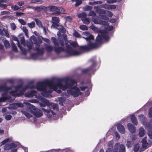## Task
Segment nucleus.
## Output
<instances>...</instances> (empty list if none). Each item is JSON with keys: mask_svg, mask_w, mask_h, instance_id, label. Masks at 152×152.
<instances>
[{"mask_svg": "<svg viewBox=\"0 0 152 152\" xmlns=\"http://www.w3.org/2000/svg\"><path fill=\"white\" fill-rule=\"evenodd\" d=\"M20 8L17 5H12L11 6V8L13 10V11H16L19 10L20 9Z\"/></svg>", "mask_w": 152, "mask_h": 152, "instance_id": "obj_38", "label": "nucleus"}, {"mask_svg": "<svg viewBox=\"0 0 152 152\" xmlns=\"http://www.w3.org/2000/svg\"><path fill=\"white\" fill-rule=\"evenodd\" d=\"M19 22L22 25H25L26 24V22L23 19H19L18 20Z\"/></svg>", "mask_w": 152, "mask_h": 152, "instance_id": "obj_46", "label": "nucleus"}, {"mask_svg": "<svg viewBox=\"0 0 152 152\" xmlns=\"http://www.w3.org/2000/svg\"><path fill=\"white\" fill-rule=\"evenodd\" d=\"M36 24L39 28L43 27L42 25L41 21L38 18H35L34 19Z\"/></svg>", "mask_w": 152, "mask_h": 152, "instance_id": "obj_23", "label": "nucleus"}, {"mask_svg": "<svg viewBox=\"0 0 152 152\" xmlns=\"http://www.w3.org/2000/svg\"><path fill=\"white\" fill-rule=\"evenodd\" d=\"M47 12H52L53 14L58 15L60 14H64L65 11L64 9L61 7H58L53 5H50L47 6Z\"/></svg>", "mask_w": 152, "mask_h": 152, "instance_id": "obj_5", "label": "nucleus"}, {"mask_svg": "<svg viewBox=\"0 0 152 152\" xmlns=\"http://www.w3.org/2000/svg\"><path fill=\"white\" fill-rule=\"evenodd\" d=\"M10 26L11 29L12 30H15L16 28V26L14 23L10 24Z\"/></svg>", "mask_w": 152, "mask_h": 152, "instance_id": "obj_44", "label": "nucleus"}, {"mask_svg": "<svg viewBox=\"0 0 152 152\" xmlns=\"http://www.w3.org/2000/svg\"><path fill=\"white\" fill-rule=\"evenodd\" d=\"M95 65L96 62L93 61L92 65L88 68L82 69V72L84 74H86L93 71L94 69Z\"/></svg>", "mask_w": 152, "mask_h": 152, "instance_id": "obj_11", "label": "nucleus"}, {"mask_svg": "<svg viewBox=\"0 0 152 152\" xmlns=\"http://www.w3.org/2000/svg\"><path fill=\"white\" fill-rule=\"evenodd\" d=\"M39 3L40 4H42L43 3V0H31V3Z\"/></svg>", "mask_w": 152, "mask_h": 152, "instance_id": "obj_35", "label": "nucleus"}, {"mask_svg": "<svg viewBox=\"0 0 152 152\" xmlns=\"http://www.w3.org/2000/svg\"><path fill=\"white\" fill-rule=\"evenodd\" d=\"M12 49L15 52H17L18 51L17 48L14 43H12Z\"/></svg>", "mask_w": 152, "mask_h": 152, "instance_id": "obj_48", "label": "nucleus"}, {"mask_svg": "<svg viewBox=\"0 0 152 152\" xmlns=\"http://www.w3.org/2000/svg\"><path fill=\"white\" fill-rule=\"evenodd\" d=\"M12 116L10 115H6L5 116V119L7 121L10 120Z\"/></svg>", "mask_w": 152, "mask_h": 152, "instance_id": "obj_51", "label": "nucleus"}, {"mask_svg": "<svg viewBox=\"0 0 152 152\" xmlns=\"http://www.w3.org/2000/svg\"><path fill=\"white\" fill-rule=\"evenodd\" d=\"M146 137H145L142 140V147L144 148H146L148 145V143L146 140Z\"/></svg>", "mask_w": 152, "mask_h": 152, "instance_id": "obj_18", "label": "nucleus"}, {"mask_svg": "<svg viewBox=\"0 0 152 152\" xmlns=\"http://www.w3.org/2000/svg\"><path fill=\"white\" fill-rule=\"evenodd\" d=\"M17 146L14 143L7 144L4 146V149L5 150H8L11 149L15 148Z\"/></svg>", "mask_w": 152, "mask_h": 152, "instance_id": "obj_13", "label": "nucleus"}, {"mask_svg": "<svg viewBox=\"0 0 152 152\" xmlns=\"http://www.w3.org/2000/svg\"><path fill=\"white\" fill-rule=\"evenodd\" d=\"M83 9L84 11H90L92 9V7L91 6L87 5L84 7Z\"/></svg>", "mask_w": 152, "mask_h": 152, "instance_id": "obj_37", "label": "nucleus"}, {"mask_svg": "<svg viewBox=\"0 0 152 152\" xmlns=\"http://www.w3.org/2000/svg\"><path fill=\"white\" fill-rule=\"evenodd\" d=\"M133 143L131 141H128L126 144V146L128 148H129L132 145Z\"/></svg>", "mask_w": 152, "mask_h": 152, "instance_id": "obj_42", "label": "nucleus"}, {"mask_svg": "<svg viewBox=\"0 0 152 152\" xmlns=\"http://www.w3.org/2000/svg\"><path fill=\"white\" fill-rule=\"evenodd\" d=\"M58 100L60 102H62L65 100V99L64 97H61L58 98Z\"/></svg>", "mask_w": 152, "mask_h": 152, "instance_id": "obj_58", "label": "nucleus"}, {"mask_svg": "<svg viewBox=\"0 0 152 152\" xmlns=\"http://www.w3.org/2000/svg\"><path fill=\"white\" fill-rule=\"evenodd\" d=\"M22 113L24 115L28 118H30L32 117L30 113L27 111H23Z\"/></svg>", "mask_w": 152, "mask_h": 152, "instance_id": "obj_27", "label": "nucleus"}, {"mask_svg": "<svg viewBox=\"0 0 152 152\" xmlns=\"http://www.w3.org/2000/svg\"><path fill=\"white\" fill-rule=\"evenodd\" d=\"M25 103L27 107L29 109V111L33 113L34 115L37 117H39L41 116L43 114L42 111L40 110L37 109L35 107L28 102H25Z\"/></svg>", "mask_w": 152, "mask_h": 152, "instance_id": "obj_6", "label": "nucleus"}, {"mask_svg": "<svg viewBox=\"0 0 152 152\" xmlns=\"http://www.w3.org/2000/svg\"><path fill=\"white\" fill-rule=\"evenodd\" d=\"M80 88H81V90L83 91H85V89L87 88V87L86 86H83L80 87Z\"/></svg>", "mask_w": 152, "mask_h": 152, "instance_id": "obj_64", "label": "nucleus"}, {"mask_svg": "<svg viewBox=\"0 0 152 152\" xmlns=\"http://www.w3.org/2000/svg\"><path fill=\"white\" fill-rule=\"evenodd\" d=\"M96 12L97 13L102 14H105L106 13L105 11L104 10L101 9L96 10Z\"/></svg>", "mask_w": 152, "mask_h": 152, "instance_id": "obj_29", "label": "nucleus"}, {"mask_svg": "<svg viewBox=\"0 0 152 152\" xmlns=\"http://www.w3.org/2000/svg\"><path fill=\"white\" fill-rule=\"evenodd\" d=\"M43 101L46 104L48 105H50V103L49 102L48 100H47L46 99H43Z\"/></svg>", "mask_w": 152, "mask_h": 152, "instance_id": "obj_60", "label": "nucleus"}, {"mask_svg": "<svg viewBox=\"0 0 152 152\" xmlns=\"http://www.w3.org/2000/svg\"><path fill=\"white\" fill-rule=\"evenodd\" d=\"M127 127L129 131L132 133L135 132L136 131V128L131 123L127 124Z\"/></svg>", "mask_w": 152, "mask_h": 152, "instance_id": "obj_15", "label": "nucleus"}, {"mask_svg": "<svg viewBox=\"0 0 152 152\" xmlns=\"http://www.w3.org/2000/svg\"><path fill=\"white\" fill-rule=\"evenodd\" d=\"M77 83L74 80L68 78L61 79L46 80L37 83L35 88L37 90L42 91V94L44 96L51 93L53 90L60 94V89L65 90L67 88V92L74 97L77 96L80 94V89L76 86Z\"/></svg>", "mask_w": 152, "mask_h": 152, "instance_id": "obj_1", "label": "nucleus"}, {"mask_svg": "<svg viewBox=\"0 0 152 152\" xmlns=\"http://www.w3.org/2000/svg\"><path fill=\"white\" fill-rule=\"evenodd\" d=\"M57 34L58 37V38H67L66 30V31L63 32H58Z\"/></svg>", "mask_w": 152, "mask_h": 152, "instance_id": "obj_14", "label": "nucleus"}, {"mask_svg": "<svg viewBox=\"0 0 152 152\" xmlns=\"http://www.w3.org/2000/svg\"><path fill=\"white\" fill-rule=\"evenodd\" d=\"M108 148L107 149L106 152H125L126 149L125 146L122 144H120L117 142L114 145L113 147V141H109L108 144Z\"/></svg>", "mask_w": 152, "mask_h": 152, "instance_id": "obj_3", "label": "nucleus"}, {"mask_svg": "<svg viewBox=\"0 0 152 152\" xmlns=\"http://www.w3.org/2000/svg\"><path fill=\"white\" fill-rule=\"evenodd\" d=\"M116 7L115 5H110V10L115 9L116 8Z\"/></svg>", "mask_w": 152, "mask_h": 152, "instance_id": "obj_61", "label": "nucleus"}, {"mask_svg": "<svg viewBox=\"0 0 152 152\" xmlns=\"http://www.w3.org/2000/svg\"><path fill=\"white\" fill-rule=\"evenodd\" d=\"M96 14L95 12L93 11H90L88 15L89 16H95L96 15Z\"/></svg>", "mask_w": 152, "mask_h": 152, "instance_id": "obj_49", "label": "nucleus"}, {"mask_svg": "<svg viewBox=\"0 0 152 152\" xmlns=\"http://www.w3.org/2000/svg\"><path fill=\"white\" fill-rule=\"evenodd\" d=\"M83 22L85 24L88 25L90 23V20L88 18H85L84 19H82Z\"/></svg>", "mask_w": 152, "mask_h": 152, "instance_id": "obj_32", "label": "nucleus"}, {"mask_svg": "<svg viewBox=\"0 0 152 152\" xmlns=\"http://www.w3.org/2000/svg\"><path fill=\"white\" fill-rule=\"evenodd\" d=\"M46 50L49 53L51 52L53 50V47L50 45H48L46 47Z\"/></svg>", "mask_w": 152, "mask_h": 152, "instance_id": "obj_39", "label": "nucleus"}, {"mask_svg": "<svg viewBox=\"0 0 152 152\" xmlns=\"http://www.w3.org/2000/svg\"><path fill=\"white\" fill-rule=\"evenodd\" d=\"M11 87H7L5 85L0 86V91H5L4 94H3L2 95L3 96L4 94V96H3V97L4 98V99H0V102H4V101L8 99L7 97L6 96V94L7 93L8 91L11 89Z\"/></svg>", "mask_w": 152, "mask_h": 152, "instance_id": "obj_8", "label": "nucleus"}, {"mask_svg": "<svg viewBox=\"0 0 152 152\" xmlns=\"http://www.w3.org/2000/svg\"><path fill=\"white\" fill-rule=\"evenodd\" d=\"M76 3L75 4V6L77 7L81 4L82 3V1L81 0H76Z\"/></svg>", "mask_w": 152, "mask_h": 152, "instance_id": "obj_43", "label": "nucleus"}, {"mask_svg": "<svg viewBox=\"0 0 152 152\" xmlns=\"http://www.w3.org/2000/svg\"><path fill=\"white\" fill-rule=\"evenodd\" d=\"M110 4H103L102 5V7L106 9L110 10Z\"/></svg>", "mask_w": 152, "mask_h": 152, "instance_id": "obj_47", "label": "nucleus"}, {"mask_svg": "<svg viewBox=\"0 0 152 152\" xmlns=\"http://www.w3.org/2000/svg\"><path fill=\"white\" fill-rule=\"evenodd\" d=\"M73 35L75 37L80 38L81 37L80 34L76 30L73 31Z\"/></svg>", "mask_w": 152, "mask_h": 152, "instance_id": "obj_28", "label": "nucleus"}, {"mask_svg": "<svg viewBox=\"0 0 152 152\" xmlns=\"http://www.w3.org/2000/svg\"><path fill=\"white\" fill-rule=\"evenodd\" d=\"M41 28H43L44 33L46 35L47 30H48V28L46 26H43V27H42Z\"/></svg>", "mask_w": 152, "mask_h": 152, "instance_id": "obj_53", "label": "nucleus"}, {"mask_svg": "<svg viewBox=\"0 0 152 152\" xmlns=\"http://www.w3.org/2000/svg\"><path fill=\"white\" fill-rule=\"evenodd\" d=\"M139 136L141 137L144 136L145 134V131L144 129L142 127H140L139 129Z\"/></svg>", "mask_w": 152, "mask_h": 152, "instance_id": "obj_21", "label": "nucleus"}, {"mask_svg": "<svg viewBox=\"0 0 152 152\" xmlns=\"http://www.w3.org/2000/svg\"><path fill=\"white\" fill-rule=\"evenodd\" d=\"M4 35L3 36H5L7 38H9L10 35L9 34L8 30L5 28L3 29Z\"/></svg>", "mask_w": 152, "mask_h": 152, "instance_id": "obj_26", "label": "nucleus"}, {"mask_svg": "<svg viewBox=\"0 0 152 152\" xmlns=\"http://www.w3.org/2000/svg\"><path fill=\"white\" fill-rule=\"evenodd\" d=\"M24 13L20 12H16V16H20L22 15H23Z\"/></svg>", "mask_w": 152, "mask_h": 152, "instance_id": "obj_62", "label": "nucleus"}, {"mask_svg": "<svg viewBox=\"0 0 152 152\" xmlns=\"http://www.w3.org/2000/svg\"><path fill=\"white\" fill-rule=\"evenodd\" d=\"M55 46L60 45L66 46V51L69 56H78L83 51L96 49L100 47L104 42H107L110 39H85L88 42L87 45L80 46L79 50H77L74 48L77 47L78 45L75 42L67 41V39H52Z\"/></svg>", "mask_w": 152, "mask_h": 152, "instance_id": "obj_2", "label": "nucleus"}, {"mask_svg": "<svg viewBox=\"0 0 152 152\" xmlns=\"http://www.w3.org/2000/svg\"><path fill=\"white\" fill-rule=\"evenodd\" d=\"M13 40L17 42H18V47L20 48V49L23 51V48L20 45V43H19L18 39H12Z\"/></svg>", "mask_w": 152, "mask_h": 152, "instance_id": "obj_40", "label": "nucleus"}, {"mask_svg": "<svg viewBox=\"0 0 152 152\" xmlns=\"http://www.w3.org/2000/svg\"><path fill=\"white\" fill-rule=\"evenodd\" d=\"M55 29H57L59 30L58 32H63L66 31V30L65 28L63 26L60 25L56 27Z\"/></svg>", "mask_w": 152, "mask_h": 152, "instance_id": "obj_22", "label": "nucleus"}, {"mask_svg": "<svg viewBox=\"0 0 152 152\" xmlns=\"http://www.w3.org/2000/svg\"><path fill=\"white\" fill-rule=\"evenodd\" d=\"M131 119L133 124L136 125H137V121L134 115H132L131 116Z\"/></svg>", "mask_w": 152, "mask_h": 152, "instance_id": "obj_20", "label": "nucleus"}, {"mask_svg": "<svg viewBox=\"0 0 152 152\" xmlns=\"http://www.w3.org/2000/svg\"><path fill=\"white\" fill-rule=\"evenodd\" d=\"M24 2L22 1H18L17 2V4L20 6H21L24 4Z\"/></svg>", "mask_w": 152, "mask_h": 152, "instance_id": "obj_57", "label": "nucleus"}, {"mask_svg": "<svg viewBox=\"0 0 152 152\" xmlns=\"http://www.w3.org/2000/svg\"><path fill=\"white\" fill-rule=\"evenodd\" d=\"M51 107L53 109L55 110H57L58 109V105L57 104L54 103H51L50 104Z\"/></svg>", "mask_w": 152, "mask_h": 152, "instance_id": "obj_36", "label": "nucleus"}, {"mask_svg": "<svg viewBox=\"0 0 152 152\" xmlns=\"http://www.w3.org/2000/svg\"><path fill=\"white\" fill-rule=\"evenodd\" d=\"M87 16V14L85 12H83L79 14L78 16L79 18H82V19H84Z\"/></svg>", "mask_w": 152, "mask_h": 152, "instance_id": "obj_30", "label": "nucleus"}, {"mask_svg": "<svg viewBox=\"0 0 152 152\" xmlns=\"http://www.w3.org/2000/svg\"><path fill=\"white\" fill-rule=\"evenodd\" d=\"M149 115L150 118L152 117V107H150L149 109Z\"/></svg>", "mask_w": 152, "mask_h": 152, "instance_id": "obj_55", "label": "nucleus"}, {"mask_svg": "<svg viewBox=\"0 0 152 152\" xmlns=\"http://www.w3.org/2000/svg\"><path fill=\"white\" fill-rule=\"evenodd\" d=\"M20 39L21 44L23 45L24 46H25L26 45L25 39Z\"/></svg>", "mask_w": 152, "mask_h": 152, "instance_id": "obj_56", "label": "nucleus"}, {"mask_svg": "<svg viewBox=\"0 0 152 152\" xmlns=\"http://www.w3.org/2000/svg\"><path fill=\"white\" fill-rule=\"evenodd\" d=\"M27 25L30 28H33L35 27V23L34 21H33L30 23H28Z\"/></svg>", "mask_w": 152, "mask_h": 152, "instance_id": "obj_31", "label": "nucleus"}, {"mask_svg": "<svg viewBox=\"0 0 152 152\" xmlns=\"http://www.w3.org/2000/svg\"><path fill=\"white\" fill-rule=\"evenodd\" d=\"M13 105L15 108H17L19 107H23V104L20 103H15L13 104Z\"/></svg>", "mask_w": 152, "mask_h": 152, "instance_id": "obj_33", "label": "nucleus"}, {"mask_svg": "<svg viewBox=\"0 0 152 152\" xmlns=\"http://www.w3.org/2000/svg\"><path fill=\"white\" fill-rule=\"evenodd\" d=\"M117 128L118 130L121 133L124 134L125 130L124 126L121 124H119L117 125Z\"/></svg>", "mask_w": 152, "mask_h": 152, "instance_id": "obj_16", "label": "nucleus"}, {"mask_svg": "<svg viewBox=\"0 0 152 152\" xmlns=\"http://www.w3.org/2000/svg\"><path fill=\"white\" fill-rule=\"evenodd\" d=\"M80 29L83 30H87L88 29V28L86 25H81L80 26Z\"/></svg>", "mask_w": 152, "mask_h": 152, "instance_id": "obj_41", "label": "nucleus"}, {"mask_svg": "<svg viewBox=\"0 0 152 152\" xmlns=\"http://www.w3.org/2000/svg\"><path fill=\"white\" fill-rule=\"evenodd\" d=\"M50 107L47 109L43 108H42V111L47 113V116L49 118H50L52 117V115L49 114V113H50Z\"/></svg>", "mask_w": 152, "mask_h": 152, "instance_id": "obj_19", "label": "nucleus"}, {"mask_svg": "<svg viewBox=\"0 0 152 152\" xmlns=\"http://www.w3.org/2000/svg\"><path fill=\"white\" fill-rule=\"evenodd\" d=\"M34 10L38 12H40L42 10H43L45 13L47 12V7L45 6L34 7Z\"/></svg>", "mask_w": 152, "mask_h": 152, "instance_id": "obj_12", "label": "nucleus"}, {"mask_svg": "<svg viewBox=\"0 0 152 152\" xmlns=\"http://www.w3.org/2000/svg\"><path fill=\"white\" fill-rule=\"evenodd\" d=\"M4 44L6 48H9L10 47V44L7 40H5L4 42Z\"/></svg>", "mask_w": 152, "mask_h": 152, "instance_id": "obj_45", "label": "nucleus"}, {"mask_svg": "<svg viewBox=\"0 0 152 152\" xmlns=\"http://www.w3.org/2000/svg\"><path fill=\"white\" fill-rule=\"evenodd\" d=\"M55 52L58 53H59L61 51L64 50V49L61 47H54V48Z\"/></svg>", "mask_w": 152, "mask_h": 152, "instance_id": "obj_24", "label": "nucleus"}, {"mask_svg": "<svg viewBox=\"0 0 152 152\" xmlns=\"http://www.w3.org/2000/svg\"><path fill=\"white\" fill-rule=\"evenodd\" d=\"M34 87V82H30L27 86L23 87L22 85H19L14 87L15 90L10 92V93L12 96H15V94L17 92L20 91V93L23 94L28 88H32Z\"/></svg>", "mask_w": 152, "mask_h": 152, "instance_id": "obj_4", "label": "nucleus"}, {"mask_svg": "<svg viewBox=\"0 0 152 152\" xmlns=\"http://www.w3.org/2000/svg\"><path fill=\"white\" fill-rule=\"evenodd\" d=\"M34 33L35 34L36 36H37V38H41L40 37V35L36 31H34Z\"/></svg>", "mask_w": 152, "mask_h": 152, "instance_id": "obj_59", "label": "nucleus"}, {"mask_svg": "<svg viewBox=\"0 0 152 152\" xmlns=\"http://www.w3.org/2000/svg\"><path fill=\"white\" fill-rule=\"evenodd\" d=\"M36 50L37 53L33 54L31 55V57L34 59H37L39 56H42L43 54V50L40 49L38 47L36 48Z\"/></svg>", "mask_w": 152, "mask_h": 152, "instance_id": "obj_9", "label": "nucleus"}, {"mask_svg": "<svg viewBox=\"0 0 152 152\" xmlns=\"http://www.w3.org/2000/svg\"><path fill=\"white\" fill-rule=\"evenodd\" d=\"M23 32L25 34L27 38H29V36L28 35V30L26 27L23 26Z\"/></svg>", "mask_w": 152, "mask_h": 152, "instance_id": "obj_34", "label": "nucleus"}, {"mask_svg": "<svg viewBox=\"0 0 152 152\" xmlns=\"http://www.w3.org/2000/svg\"><path fill=\"white\" fill-rule=\"evenodd\" d=\"M32 40L34 42V44L38 46L42 43V40L41 39H30L26 43L27 46L30 49H31L33 45V43L31 41Z\"/></svg>", "mask_w": 152, "mask_h": 152, "instance_id": "obj_7", "label": "nucleus"}, {"mask_svg": "<svg viewBox=\"0 0 152 152\" xmlns=\"http://www.w3.org/2000/svg\"><path fill=\"white\" fill-rule=\"evenodd\" d=\"M99 16L100 18L102 19H103L105 20H107L108 19V18L105 15H100Z\"/></svg>", "mask_w": 152, "mask_h": 152, "instance_id": "obj_50", "label": "nucleus"}, {"mask_svg": "<svg viewBox=\"0 0 152 152\" xmlns=\"http://www.w3.org/2000/svg\"><path fill=\"white\" fill-rule=\"evenodd\" d=\"M7 6L8 5L6 4H0V7L3 9L7 7Z\"/></svg>", "mask_w": 152, "mask_h": 152, "instance_id": "obj_54", "label": "nucleus"}, {"mask_svg": "<svg viewBox=\"0 0 152 152\" xmlns=\"http://www.w3.org/2000/svg\"><path fill=\"white\" fill-rule=\"evenodd\" d=\"M140 147L139 144L138 143H135L134 145L133 148L134 152H137L139 150Z\"/></svg>", "mask_w": 152, "mask_h": 152, "instance_id": "obj_25", "label": "nucleus"}, {"mask_svg": "<svg viewBox=\"0 0 152 152\" xmlns=\"http://www.w3.org/2000/svg\"><path fill=\"white\" fill-rule=\"evenodd\" d=\"M37 91H32L29 92L25 94V95L26 97H32L34 96H35V94H36Z\"/></svg>", "mask_w": 152, "mask_h": 152, "instance_id": "obj_17", "label": "nucleus"}, {"mask_svg": "<svg viewBox=\"0 0 152 152\" xmlns=\"http://www.w3.org/2000/svg\"><path fill=\"white\" fill-rule=\"evenodd\" d=\"M9 140V138L7 139L4 141H3L1 142V145H3L5 143H6L7 142H8Z\"/></svg>", "mask_w": 152, "mask_h": 152, "instance_id": "obj_63", "label": "nucleus"}, {"mask_svg": "<svg viewBox=\"0 0 152 152\" xmlns=\"http://www.w3.org/2000/svg\"><path fill=\"white\" fill-rule=\"evenodd\" d=\"M52 24L51 26L52 29H55L56 27L60 25L58 23L60 21L59 18L58 17H53L52 18Z\"/></svg>", "mask_w": 152, "mask_h": 152, "instance_id": "obj_10", "label": "nucleus"}, {"mask_svg": "<svg viewBox=\"0 0 152 152\" xmlns=\"http://www.w3.org/2000/svg\"><path fill=\"white\" fill-rule=\"evenodd\" d=\"M121 0H111V1H108V3L111 4L117 2H119Z\"/></svg>", "mask_w": 152, "mask_h": 152, "instance_id": "obj_52", "label": "nucleus"}]
</instances>
